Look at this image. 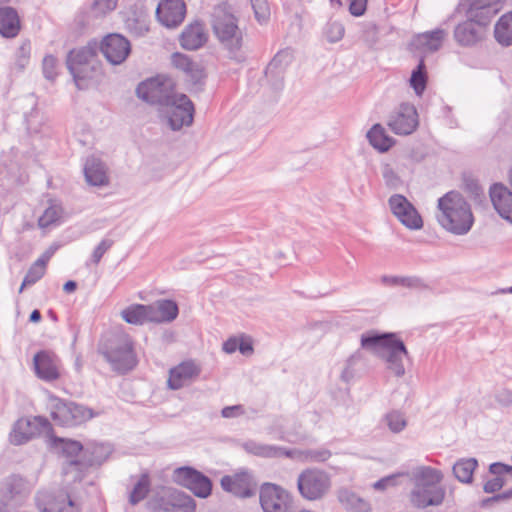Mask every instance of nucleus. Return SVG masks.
I'll use <instances>...</instances> for the list:
<instances>
[{"label": "nucleus", "mask_w": 512, "mask_h": 512, "mask_svg": "<svg viewBox=\"0 0 512 512\" xmlns=\"http://www.w3.org/2000/svg\"><path fill=\"white\" fill-rule=\"evenodd\" d=\"M363 349L374 352L386 363V368L396 377L405 375L404 358L409 357L404 342L392 332L378 333L369 331L361 335Z\"/></svg>", "instance_id": "f257e3e1"}, {"label": "nucleus", "mask_w": 512, "mask_h": 512, "mask_svg": "<svg viewBox=\"0 0 512 512\" xmlns=\"http://www.w3.org/2000/svg\"><path fill=\"white\" fill-rule=\"evenodd\" d=\"M239 21L234 8L227 2L216 5L211 14V27L216 39L228 51L229 57L237 60L244 42V31Z\"/></svg>", "instance_id": "f03ea898"}, {"label": "nucleus", "mask_w": 512, "mask_h": 512, "mask_svg": "<svg viewBox=\"0 0 512 512\" xmlns=\"http://www.w3.org/2000/svg\"><path fill=\"white\" fill-rule=\"evenodd\" d=\"M437 219L448 232L455 235L467 234L474 223L471 207L463 195L450 191L438 199Z\"/></svg>", "instance_id": "7ed1b4c3"}, {"label": "nucleus", "mask_w": 512, "mask_h": 512, "mask_svg": "<svg viewBox=\"0 0 512 512\" xmlns=\"http://www.w3.org/2000/svg\"><path fill=\"white\" fill-rule=\"evenodd\" d=\"M441 471L427 466L416 468L412 473L414 484L410 492L411 504L420 509L439 506L445 498V489L441 486Z\"/></svg>", "instance_id": "20e7f679"}, {"label": "nucleus", "mask_w": 512, "mask_h": 512, "mask_svg": "<svg viewBox=\"0 0 512 512\" xmlns=\"http://www.w3.org/2000/svg\"><path fill=\"white\" fill-rule=\"evenodd\" d=\"M98 43L90 41L86 46L71 50L66 58L67 69L73 76L79 89L87 87V81L101 74V62L98 59Z\"/></svg>", "instance_id": "39448f33"}, {"label": "nucleus", "mask_w": 512, "mask_h": 512, "mask_svg": "<svg viewBox=\"0 0 512 512\" xmlns=\"http://www.w3.org/2000/svg\"><path fill=\"white\" fill-rule=\"evenodd\" d=\"M100 353L110 363L112 369L119 373H126L137 364L132 341L125 334H118L108 339L100 348Z\"/></svg>", "instance_id": "423d86ee"}, {"label": "nucleus", "mask_w": 512, "mask_h": 512, "mask_svg": "<svg viewBox=\"0 0 512 512\" xmlns=\"http://www.w3.org/2000/svg\"><path fill=\"white\" fill-rule=\"evenodd\" d=\"M330 475L318 468L303 470L297 479L300 495L310 501L322 499L331 489Z\"/></svg>", "instance_id": "0eeeda50"}, {"label": "nucleus", "mask_w": 512, "mask_h": 512, "mask_svg": "<svg viewBox=\"0 0 512 512\" xmlns=\"http://www.w3.org/2000/svg\"><path fill=\"white\" fill-rule=\"evenodd\" d=\"M153 512H194V499L186 493L166 488L154 496L148 503Z\"/></svg>", "instance_id": "6e6552de"}, {"label": "nucleus", "mask_w": 512, "mask_h": 512, "mask_svg": "<svg viewBox=\"0 0 512 512\" xmlns=\"http://www.w3.org/2000/svg\"><path fill=\"white\" fill-rule=\"evenodd\" d=\"M111 453L108 445L96 444L83 452V460H70L64 468V475L72 481H81L87 470L94 465H101Z\"/></svg>", "instance_id": "1a4fd4ad"}, {"label": "nucleus", "mask_w": 512, "mask_h": 512, "mask_svg": "<svg viewBox=\"0 0 512 512\" xmlns=\"http://www.w3.org/2000/svg\"><path fill=\"white\" fill-rule=\"evenodd\" d=\"M136 93L145 102L159 106H169L178 95L174 93L171 81L161 77L141 82Z\"/></svg>", "instance_id": "9d476101"}, {"label": "nucleus", "mask_w": 512, "mask_h": 512, "mask_svg": "<svg viewBox=\"0 0 512 512\" xmlns=\"http://www.w3.org/2000/svg\"><path fill=\"white\" fill-rule=\"evenodd\" d=\"M51 416L60 425L74 426L91 419L94 413L92 409L75 402L55 399Z\"/></svg>", "instance_id": "9b49d317"}, {"label": "nucleus", "mask_w": 512, "mask_h": 512, "mask_svg": "<svg viewBox=\"0 0 512 512\" xmlns=\"http://www.w3.org/2000/svg\"><path fill=\"white\" fill-rule=\"evenodd\" d=\"M172 479L178 485L189 489L199 498H207L211 494V480L193 467L183 466L176 468L173 471Z\"/></svg>", "instance_id": "f8f14e48"}, {"label": "nucleus", "mask_w": 512, "mask_h": 512, "mask_svg": "<svg viewBox=\"0 0 512 512\" xmlns=\"http://www.w3.org/2000/svg\"><path fill=\"white\" fill-rule=\"evenodd\" d=\"M36 505L40 512H80L79 506L64 490L39 492Z\"/></svg>", "instance_id": "ddd939ff"}, {"label": "nucleus", "mask_w": 512, "mask_h": 512, "mask_svg": "<svg viewBox=\"0 0 512 512\" xmlns=\"http://www.w3.org/2000/svg\"><path fill=\"white\" fill-rule=\"evenodd\" d=\"M51 430L50 422L41 416L20 419L14 425L10 434V441L14 445H21L42 433L48 434Z\"/></svg>", "instance_id": "4468645a"}, {"label": "nucleus", "mask_w": 512, "mask_h": 512, "mask_svg": "<svg viewBox=\"0 0 512 512\" xmlns=\"http://www.w3.org/2000/svg\"><path fill=\"white\" fill-rule=\"evenodd\" d=\"M260 504L264 512H291L292 500L280 486L265 483L260 490Z\"/></svg>", "instance_id": "2eb2a0df"}, {"label": "nucleus", "mask_w": 512, "mask_h": 512, "mask_svg": "<svg viewBox=\"0 0 512 512\" xmlns=\"http://www.w3.org/2000/svg\"><path fill=\"white\" fill-rule=\"evenodd\" d=\"M389 207L393 215L408 229L418 230L423 227V220L414 205L400 194L392 195Z\"/></svg>", "instance_id": "dca6fc26"}, {"label": "nucleus", "mask_w": 512, "mask_h": 512, "mask_svg": "<svg viewBox=\"0 0 512 512\" xmlns=\"http://www.w3.org/2000/svg\"><path fill=\"white\" fill-rule=\"evenodd\" d=\"M167 120L170 128L174 131L180 130L183 126H190L193 122L194 105L185 94L177 95L169 106Z\"/></svg>", "instance_id": "f3484780"}, {"label": "nucleus", "mask_w": 512, "mask_h": 512, "mask_svg": "<svg viewBox=\"0 0 512 512\" xmlns=\"http://www.w3.org/2000/svg\"><path fill=\"white\" fill-rule=\"evenodd\" d=\"M99 51L112 65L123 63L131 52L130 42L120 34H109L98 44Z\"/></svg>", "instance_id": "a211bd4d"}, {"label": "nucleus", "mask_w": 512, "mask_h": 512, "mask_svg": "<svg viewBox=\"0 0 512 512\" xmlns=\"http://www.w3.org/2000/svg\"><path fill=\"white\" fill-rule=\"evenodd\" d=\"M221 487L234 496L249 498L255 495L257 483L248 471H241L233 475H225L221 479Z\"/></svg>", "instance_id": "6ab92c4d"}, {"label": "nucleus", "mask_w": 512, "mask_h": 512, "mask_svg": "<svg viewBox=\"0 0 512 512\" xmlns=\"http://www.w3.org/2000/svg\"><path fill=\"white\" fill-rule=\"evenodd\" d=\"M389 128L398 135H409L418 126V114L414 105L402 103L388 120Z\"/></svg>", "instance_id": "aec40b11"}, {"label": "nucleus", "mask_w": 512, "mask_h": 512, "mask_svg": "<svg viewBox=\"0 0 512 512\" xmlns=\"http://www.w3.org/2000/svg\"><path fill=\"white\" fill-rule=\"evenodd\" d=\"M186 15V5L183 0H161L156 9L159 22L167 28L178 27Z\"/></svg>", "instance_id": "412c9836"}, {"label": "nucleus", "mask_w": 512, "mask_h": 512, "mask_svg": "<svg viewBox=\"0 0 512 512\" xmlns=\"http://www.w3.org/2000/svg\"><path fill=\"white\" fill-rule=\"evenodd\" d=\"M208 40V34L205 25L201 21H194L188 24L180 34V45L185 50L194 51L202 46Z\"/></svg>", "instance_id": "4be33fe9"}, {"label": "nucleus", "mask_w": 512, "mask_h": 512, "mask_svg": "<svg viewBox=\"0 0 512 512\" xmlns=\"http://www.w3.org/2000/svg\"><path fill=\"white\" fill-rule=\"evenodd\" d=\"M491 202L498 214L512 223V189L501 183H495L490 187Z\"/></svg>", "instance_id": "5701e85b"}, {"label": "nucleus", "mask_w": 512, "mask_h": 512, "mask_svg": "<svg viewBox=\"0 0 512 512\" xmlns=\"http://www.w3.org/2000/svg\"><path fill=\"white\" fill-rule=\"evenodd\" d=\"M34 369L36 375L45 381H54L60 377L59 359L47 351H40L35 354Z\"/></svg>", "instance_id": "b1692460"}, {"label": "nucleus", "mask_w": 512, "mask_h": 512, "mask_svg": "<svg viewBox=\"0 0 512 512\" xmlns=\"http://www.w3.org/2000/svg\"><path fill=\"white\" fill-rule=\"evenodd\" d=\"M25 481L22 477L12 475L0 483V512H7L12 501L24 493Z\"/></svg>", "instance_id": "393cba45"}, {"label": "nucleus", "mask_w": 512, "mask_h": 512, "mask_svg": "<svg viewBox=\"0 0 512 512\" xmlns=\"http://www.w3.org/2000/svg\"><path fill=\"white\" fill-rule=\"evenodd\" d=\"M291 61L292 52L289 49H284L279 51L267 65L265 76L273 82L276 88L282 87L284 71Z\"/></svg>", "instance_id": "a878e982"}, {"label": "nucleus", "mask_w": 512, "mask_h": 512, "mask_svg": "<svg viewBox=\"0 0 512 512\" xmlns=\"http://www.w3.org/2000/svg\"><path fill=\"white\" fill-rule=\"evenodd\" d=\"M483 37L484 29L468 19L458 24L454 29V39L459 45L464 47L476 45Z\"/></svg>", "instance_id": "bb28decb"}, {"label": "nucleus", "mask_w": 512, "mask_h": 512, "mask_svg": "<svg viewBox=\"0 0 512 512\" xmlns=\"http://www.w3.org/2000/svg\"><path fill=\"white\" fill-rule=\"evenodd\" d=\"M199 373V368L193 362H182L170 370L168 386L173 390H178L197 377Z\"/></svg>", "instance_id": "cd10ccee"}, {"label": "nucleus", "mask_w": 512, "mask_h": 512, "mask_svg": "<svg viewBox=\"0 0 512 512\" xmlns=\"http://www.w3.org/2000/svg\"><path fill=\"white\" fill-rule=\"evenodd\" d=\"M171 60L173 66L182 71L187 80L192 84H197L204 78V71L202 67L192 61L189 56L177 52L172 54Z\"/></svg>", "instance_id": "c85d7f7f"}, {"label": "nucleus", "mask_w": 512, "mask_h": 512, "mask_svg": "<svg viewBox=\"0 0 512 512\" xmlns=\"http://www.w3.org/2000/svg\"><path fill=\"white\" fill-rule=\"evenodd\" d=\"M150 321L155 323L172 322L178 316V305L173 300L161 299L150 304Z\"/></svg>", "instance_id": "c756f323"}, {"label": "nucleus", "mask_w": 512, "mask_h": 512, "mask_svg": "<svg viewBox=\"0 0 512 512\" xmlns=\"http://www.w3.org/2000/svg\"><path fill=\"white\" fill-rule=\"evenodd\" d=\"M86 181L93 186H105L108 184L106 165L97 157L87 158L84 166Z\"/></svg>", "instance_id": "7c9ffc66"}, {"label": "nucleus", "mask_w": 512, "mask_h": 512, "mask_svg": "<svg viewBox=\"0 0 512 512\" xmlns=\"http://www.w3.org/2000/svg\"><path fill=\"white\" fill-rule=\"evenodd\" d=\"M241 447L247 453L263 458H279L283 456H292V453H289L288 449L284 447L263 444L256 442L254 440H247L243 442L241 444Z\"/></svg>", "instance_id": "2f4dec72"}, {"label": "nucleus", "mask_w": 512, "mask_h": 512, "mask_svg": "<svg viewBox=\"0 0 512 512\" xmlns=\"http://www.w3.org/2000/svg\"><path fill=\"white\" fill-rule=\"evenodd\" d=\"M20 30L17 11L9 6L0 7V34L6 38L15 37Z\"/></svg>", "instance_id": "473e14b6"}, {"label": "nucleus", "mask_w": 512, "mask_h": 512, "mask_svg": "<svg viewBox=\"0 0 512 512\" xmlns=\"http://www.w3.org/2000/svg\"><path fill=\"white\" fill-rule=\"evenodd\" d=\"M447 33L443 29H435L433 31L425 32L417 35L413 40V45L417 49L427 52H435L442 46V42Z\"/></svg>", "instance_id": "72a5a7b5"}, {"label": "nucleus", "mask_w": 512, "mask_h": 512, "mask_svg": "<svg viewBox=\"0 0 512 512\" xmlns=\"http://www.w3.org/2000/svg\"><path fill=\"white\" fill-rule=\"evenodd\" d=\"M337 499L347 512H370L371 510L366 500L347 488L337 490Z\"/></svg>", "instance_id": "f704fd0d"}, {"label": "nucleus", "mask_w": 512, "mask_h": 512, "mask_svg": "<svg viewBox=\"0 0 512 512\" xmlns=\"http://www.w3.org/2000/svg\"><path fill=\"white\" fill-rule=\"evenodd\" d=\"M482 3L481 1H472L467 14L468 20L475 22L477 26L484 29L499 11L494 6L484 7Z\"/></svg>", "instance_id": "c9c22d12"}, {"label": "nucleus", "mask_w": 512, "mask_h": 512, "mask_svg": "<svg viewBox=\"0 0 512 512\" xmlns=\"http://www.w3.org/2000/svg\"><path fill=\"white\" fill-rule=\"evenodd\" d=\"M150 306L143 304H132L121 311V317L129 324L143 325L150 321Z\"/></svg>", "instance_id": "e433bc0d"}, {"label": "nucleus", "mask_w": 512, "mask_h": 512, "mask_svg": "<svg viewBox=\"0 0 512 512\" xmlns=\"http://www.w3.org/2000/svg\"><path fill=\"white\" fill-rule=\"evenodd\" d=\"M288 451H289V453H292V456H287L288 458L296 459V460L303 461V462H310V463L325 462L332 455L331 451L326 448L288 450Z\"/></svg>", "instance_id": "4c0bfd02"}, {"label": "nucleus", "mask_w": 512, "mask_h": 512, "mask_svg": "<svg viewBox=\"0 0 512 512\" xmlns=\"http://www.w3.org/2000/svg\"><path fill=\"white\" fill-rule=\"evenodd\" d=\"M367 138L369 143L380 152L388 151L394 144L393 139L386 135L384 128L380 124L372 126L367 132Z\"/></svg>", "instance_id": "58836bf2"}, {"label": "nucleus", "mask_w": 512, "mask_h": 512, "mask_svg": "<svg viewBox=\"0 0 512 512\" xmlns=\"http://www.w3.org/2000/svg\"><path fill=\"white\" fill-rule=\"evenodd\" d=\"M477 466L475 458L460 459L453 466V474L460 482L470 484Z\"/></svg>", "instance_id": "ea45409f"}, {"label": "nucleus", "mask_w": 512, "mask_h": 512, "mask_svg": "<svg viewBox=\"0 0 512 512\" xmlns=\"http://www.w3.org/2000/svg\"><path fill=\"white\" fill-rule=\"evenodd\" d=\"M494 35L503 46L512 45V12L503 15L495 25Z\"/></svg>", "instance_id": "a19ab883"}, {"label": "nucleus", "mask_w": 512, "mask_h": 512, "mask_svg": "<svg viewBox=\"0 0 512 512\" xmlns=\"http://www.w3.org/2000/svg\"><path fill=\"white\" fill-rule=\"evenodd\" d=\"M59 443L60 449L65 457L62 464L63 470L70 460H83V447L80 442L73 440L55 439Z\"/></svg>", "instance_id": "79ce46f5"}, {"label": "nucleus", "mask_w": 512, "mask_h": 512, "mask_svg": "<svg viewBox=\"0 0 512 512\" xmlns=\"http://www.w3.org/2000/svg\"><path fill=\"white\" fill-rule=\"evenodd\" d=\"M150 491V479L147 474H142L132 491L129 494V502L131 505H136L144 500Z\"/></svg>", "instance_id": "37998d69"}, {"label": "nucleus", "mask_w": 512, "mask_h": 512, "mask_svg": "<svg viewBox=\"0 0 512 512\" xmlns=\"http://www.w3.org/2000/svg\"><path fill=\"white\" fill-rule=\"evenodd\" d=\"M427 83L426 66L424 60L421 59L417 67L412 71L410 77V85L417 95H421Z\"/></svg>", "instance_id": "c03bdc74"}, {"label": "nucleus", "mask_w": 512, "mask_h": 512, "mask_svg": "<svg viewBox=\"0 0 512 512\" xmlns=\"http://www.w3.org/2000/svg\"><path fill=\"white\" fill-rule=\"evenodd\" d=\"M254 17L260 25H266L270 20V7L267 0H251Z\"/></svg>", "instance_id": "a18cd8bd"}, {"label": "nucleus", "mask_w": 512, "mask_h": 512, "mask_svg": "<svg viewBox=\"0 0 512 512\" xmlns=\"http://www.w3.org/2000/svg\"><path fill=\"white\" fill-rule=\"evenodd\" d=\"M45 271L46 267L35 261L25 275L19 292L21 293L25 287L31 286L39 281L44 276Z\"/></svg>", "instance_id": "49530a36"}, {"label": "nucleus", "mask_w": 512, "mask_h": 512, "mask_svg": "<svg viewBox=\"0 0 512 512\" xmlns=\"http://www.w3.org/2000/svg\"><path fill=\"white\" fill-rule=\"evenodd\" d=\"M62 215V209L58 205L49 206L38 219L40 228H48L55 224Z\"/></svg>", "instance_id": "de8ad7c7"}, {"label": "nucleus", "mask_w": 512, "mask_h": 512, "mask_svg": "<svg viewBox=\"0 0 512 512\" xmlns=\"http://www.w3.org/2000/svg\"><path fill=\"white\" fill-rule=\"evenodd\" d=\"M31 55V44L29 41L23 42L15 53L14 68L21 72L29 64Z\"/></svg>", "instance_id": "09e8293b"}, {"label": "nucleus", "mask_w": 512, "mask_h": 512, "mask_svg": "<svg viewBox=\"0 0 512 512\" xmlns=\"http://www.w3.org/2000/svg\"><path fill=\"white\" fill-rule=\"evenodd\" d=\"M385 422L393 433L401 432L407 425L406 418L399 411H392L385 416Z\"/></svg>", "instance_id": "8fccbe9b"}, {"label": "nucleus", "mask_w": 512, "mask_h": 512, "mask_svg": "<svg viewBox=\"0 0 512 512\" xmlns=\"http://www.w3.org/2000/svg\"><path fill=\"white\" fill-rule=\"evenodd\" d=\"M125 25L128 30L139 36L149 30L146 17L143 15L128 17Z\"/></svg>", "instance_id": "3c124183"}, {"label": "nucleus", "mask_w": 512, "mask_h": 512, "mask_svg": "<svg viewBox=\"0 0 512 512\" xmlns=\"http://www.w3.org/2000/svg\"><path fill=\"white\" fill-rule=\"evenodd\" d=\"M345 33V28L342 23L334 21L329 22L325 29V35L329 42L336 43L340 41Z\"/></svg>", "instance_id": "603ef678"}, {"label": "nucleus", "mask_w": 512, "mask_h": 512, "mask_svg": "<svg viewBox=\"0 0 512 512\" xmlns=\"http://www.w3.org/2000/svg\"><path fill=\"white\" fill-rule=\"evenodd\" d=\"M117 2L118 0H94L92 12L97 17L104 16L116 8Z\"/></svg>", "instance_id": "864d4df0"}, {"label": "nucleus", "mask_w": 512, "mask_h": 512, "mask_svg": "<svg viewBox=\"0 0 512 512\" xmlns=\"http://www.w3.org/2000/svg\"><path fill=\"white\" fill-rule=\"evenodd\" d=\"M114 241L112 239H103L93 250L91 255V262L98 265L103 255L113 246Z\"/></svg>", "instance_id": "5fc2aeb1"}, {"label": "nucleus", "mask_w": 512, "mask_h": 512, "mask_svg": "<svg viewBox=\"0 0 512 512\" xmlns=\"http://www.w3.org/2000/svg\"><path fill=\"white\" fill-rule=\"evenodd\" d=\"M43 74L48 80H54L57 76V59L52 55H47L43 59Z\"/></svg>", "instance_id": "6e6d98bb"}, {"label": "nucleus", "mask_w": 512, "mask_h": 512, "mask_svg": "<svg viewBox=\"0 0 512 512\" xmlns=\"http://www.w3.org/2000/svg\"><path fill=\"white\" fill-rule=\"evenodd\" d=\"M382 176L387 186L397 188L401 184V180L391 165L385 164L382 167Z\"/></svg>", "instance_id": "4d7b16f0"}, {"label": "nucleus", "mask_w": 512, "mask_h": 512, "mask_svg": "<svg viewBox=\"0 0 512 512\" xmlns=\"http://www.w3.org/2000/svg\"><path fill=\"white\" fill-rule=\"evenodd\" d=\"M401 287H405L412 290H426L429 288L428 285L424 282V280L417 276H402Z\"/></svg>", "instance_id": "13d9d810"}, {"label": "nucleus", "mask_w": 512, "mask_h": 512, "mask_svg": "<svg viewBox=\"0 0 512 512\" xmlns=\"http://www.w3.org/2000/svg\"><path fill=\"white\" fill-rule=\"evenodd\" d=\"M368 0H351L349 12L356 17L362 16L367 8Z\"/></svg>", "instance_id": "bf43d9fd"}, {"label": "nucleus", "mask_w": 512, "mask_h": 512, "mask_svg": "<svg viewBox=\"0 0 512 512\" xmlns=\"http://www.w3.org/2000/svg\"><path fill=\"white\" fill-rule=\"evenodd\" d=\"M504 484L505 482L502 477H494L493 479L485 482L483 490L486 493H495L499 491L504 486Z\"/></svg>", "instance_id": "052dcab7"}, {"label": "nucleus", "mask_w": 512, "mask_h": 512, "mask_svg": "<svg viewBox=\"0 0 512 512\" xmlns=\"http://www.w3.org/2000/svg\"><path fill=\"white\" fill-rule=\"evenodd\" d=\"M377 28L374 24L368 25L363 32V40L372 47L377 42Z\"/></svg>", "instance_id": "680f3d73"}, {"label": "nucleus", "mask_w": 512, "mask_h": 512, "mask_svg": "<svg viewBox=\"0 0 512 512\" xmlns=\"http://www.w3.org/2000/svg\"><path fill=\"white\" fill-rule=\"evenodd\" d=\"M242 414H244V408L242 405L227 406L221 411V415L224 418H235Z\"/></svg>", "instance_id": "e2e57ef3"}, {"label": "nucleus", "mask_w": 512, "mask_h": 512, "mask_svg": "<svg viewBox=\"0 0 512 512\" xmlns=\"http://www.w3.org/2000/svg\"><path fill=\"white\" fill-rule=\"evenodd\" d=\"M401 474H396V475H390V476H387V477H384L378 481H376L373 485V487L376 489V490H383L389 486H395L396 485V478L398 476H400Z\"/></svg>", "instance_id": "0e129e2a"}, {"label": "nucleus", "mask_w": 512, "mask_h": 512, "mask_svg": "<svg viewBox=\"0 0 512 512\" xmlns=\"http://www.w3.org/2000/svg\"><path fill=\"white\" fill-rule=\"evenodd\" d=\"M380 282L384 286H388V287L401 286L402 285V276L383 275L380 278Z\"/></svg>", "instance_id": "69168bd1"}, {"label": "nucleus", "mask_w": 512, "mask_h": 512, "mask_svg": "<svg viewBox=\"0 0 512 512\" xmlns=\"http://www.w3.org/2000/svg\"><path fill=\"white\" fill-rule=\"evenodd\" d=\"M510 498H512V489L483 500L482 506H486L488 503L491 502H499Z\"/></svg>", "instance_id": "338daca9"}, {"label": "nucleus", "mask_w": 512, "mask_h": 512, "mask_svg": "<svg viewBox=\"0 0 512 512\" xmlns=\"http://www.w3.org/2000/svg\"><path fill=\"white\" fill-rule=\"evenodd\" d=\"M506 467L507 464L495 462L489 466V472L495 475V477H502L506 473Z\"/></svg>", "instance_id": "774afa93"}]
</instances>
